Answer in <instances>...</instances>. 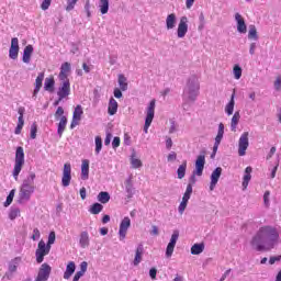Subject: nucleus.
Here are the masks:
<instances>
[{
  "label": "nucleus",
  "mask_w": 281,
  "mask_h": 281,
  "mask_svg": "<svg viewBox=\"0 0 281 281\" xmlns=\"http://www.w3.org/2000/svg\"><path fill=\"white\" fill-rule=\"evenodd\" d=\"M280 239V233L273 226H262L251 240L256 251H271Z\"/></svg>",
  "instance_id": "nucleus-1"
},
{
  "label": "nucleus",
  "mask_w": 281,
  "mask_h": 281,
  "mask_svg": "<svg viewBox=\"0 0 281 281\" xmlns=\"http://www.w3.org/2000/svg\"><path fill=\"white\" fill-rule=\"evenodd\" d=\"M34 179H36V173L31 172L23 181L19 193L21 201H30V196L34 194V190L36 189V187H34Z\"/></svg>",
  "instance_id": "nucleus-2"
},
{
  "label": "nucleus",
  "mask_w": 281,
  "mask_h": 281,
  "mask_svg": "<svg viewBox=\"0 0 281 281\" xmlns=\"http://www.w3.org/2000/svg\"><path fill=\"white\" fill-rule=\"evenodd\" d=\"M23 166H25V153L23 151V147H18L15 151V162L13 168V179H15V181H19V175H21Z\"/></svg>",
  "instance_id": "nucleus-3"
},
{
  "label": "nucleus",
  "mask_w": 281,
  "mask_h": 281,
  "mask_svg": "<svg viewBox=\"0 0 281 281\" xmlns=\"http://www.w3.org/2000/svg\"><path fill=\"white\" fill-rule=\"evenodd\" d=\"M49 251H52V246H47L43 239L40 240L35 250L36 263L41 265L45 260V256H49Z\"/></svg>",
  "instance_id": "nucleus-4"
},
{
  "label": "nucleus",
  "mask_w": 281,
  "mask_h": 281,
  "mask_svg": "<svg viewBox=\"0 0 281 281\" xmlns=\"http://www.w3.org/2000/svg\"><path fill=\"white\" fill-rule=\"evenodd\" d=\"M155 104H156V101L155 99H153L149 102V105L147 106L145 125H144L145 133H148V128H150V125L153 124V120H155Z\"/></svg>",
  "instance_id": "nucleus-5"
},
{
  "label": "nucleus",
  "mask_w": 281,
  "mask_h": 281,
  "mask_svg": "<svg viewBox=\"0 0 281 281\" xmlns=\"http://www.w3.org/2000/svg\"><path fill=\"white\" fill-rule=\"evenodd\" d=\"M60 86L57 90V95L59 100H65V98H68L71 93V82H69V79H59Z\"/></svg>",
  "instance_id": "nucleus-6"
},
{
  "label": "nucleus",
  "mask_w": 281,
  "mask_h": 281,
  "mask_svg": "<svg viewBox=\"0 0 281 281\" xmlns=\"http://www.w3.org/2000/svg\"><path fill=\"white\" fill-rule=\"evenodd\" d=\"M247 148H249V132H244L239 137V142H238L239 157H245L247 153Z\"/></svg>",
  "instance_id": "nucleus-7"
},
{
  "label": "nucleus",
  "mask_w": 281,
  "mask_h": 281,
  "mask_svg": "<svg viewBox=\"0 0 281 281\" xmlns=\"http://www.w3.org/2000/svg\"><path fill=\"white\" fill-rule=\"evenodd\" d=\"M49 276H52V266L48 263H43L37 272V277L34 281H48Z\"/></svg>",
  "instance_id": "nucleus-8"
},
{
  "label": "nucleus",
  "mask_w": 281,
  "mask_h": 281,
  "mask_svg": "<svg viewBox=\"0 0 281 281\" xmlns=\"http://www.w3.org/2000/svg\"><path fill=\"white\" fill-rule=\"evenodd\" d=\"M70 183H71V164L66 162L63 169L61 186L64 188H69Z\"/></svg>",
  "instance_id": "nucleus-9"
},
{
  "label": "nucleus",
  "mask_w": 281,
  "mask_h": 281,
  "mask_svg": "<svg viewBox=\"0 0 281 281\" xmlns=\"http://www.w3.org/2000/svg\"><path fill=\"white\" fill-rule=\"evenodd\" d=\"M177 240H179V231H175L171 235L170 241L167 245L166 257L171 258L172 254H175V247L177 246Z\"/></svg>",
  "instance_id": "nucleus-10"
},
{
  "label": "nucleus",
  "mask_w": 281,
  "mask_h": 281,
  "mask_svg": "<svg viewBox=\"0 0 281 281\" xmlns=\"http://www.w3.org/2000/svg\"><path fill=\"white\" fill-rule=\"evenodd\" d=\"M188 34V16H182L178 24L177 36L178 38H184Z\"/></svg>",
  "instance_id": "nucleus-11"
},
{
  "label": "nucleus",
  "mask_w": 281,
  "mask_h": 281,
  "mask_svg": "<svg viewBox=\"0 0 281 281\" xmlns=\"http://www.w3.org/2000/svg\"><path fill=\"white\" fill-rule=\"evenodd\" d=\"M128 227H131V217L126 216L122 220L120 224V229H119L120 240H124V238H126Z\"/></svg>",
  "instance_id": "nucleus-12"
},
{
  "label": "nucleus",
  "mask_w": 281,
  "mask_h": 281,
  "mask_svg": "<svg viewBox=\"0 0 281 281\" xmlns=\"http://www.w3.org/2000/svg\"><path fill=\"white\" fill-rule=\"evenodd\" d=\"M82 105H77L75 108L74 114H72V121L70 124V128H76L80 124V120H82Z\"/></svg>",
  "instance_id": "nucleus-13"
},
{
  "label": "nucleus",
  "mask_w": 281,
  "mask_h": 281,
  "mask_svg": "<svg viewBox=\"0 0 281 281\" xmlns=\"http://www.w3.org/2000/svg\"><path fill=\"white\" fill-rule=\"evenodd\" d=\"M9 57L12 60H16L19 58V38L18 37H13L11 40V46L9 49Z\"/></svg>",
  "instance_id": "nucleus-14"
},
{
  "label": "nucleus",
  "mask_w": 281,
  "mask_h": 281,
  "mask_svg": "<svg viewBox=\"0 0 281 281\" xmlns=\"http://www.w3.org/2000/svg\"><path fill=\"white\" fill-rule=\"evenodd\" d=\"M221 175H223V168L217 167L211 175V184L210 190L213 191L216 188V183H218V179H221Z\"/></svg>",
  "instance_id": "nucleus-15"
},
{
  "label": "nucleus",
  "mask_w": 281,
  "mask_h": 281,
  "mask_svg": "<svg viewBox=\"0 0 281 281\" xmlns=\"http://www.w3.org/2000/svg\"><path fill=\"white\" fill-rule=\"evenodd\" d=\"M204 168H205V156L200 155V156H198V158L195 160V175L198 177H202Z\"/></svg>",
  "instance_id": "nucleus-16"
},
{
  "label": "nucleus",
  "mask_w": 281,
  "mask_h": 281,
  "mask_svg": "<svg viewBox=\"0 0 281 281\" xmlns=\"http://www.w3.org/2000/svg\"><path fill=\"white\" fill-rule=\"evenodd\" d=\"M235 21L237 22V31L240 34H247V24H245V19L240 13L235 14Z\"/></svg>",
  "instance_id": "nucleus-17"
},
{
  "label": "nucleus",
  "mask_w": 281,
  "mask_h": 281,
  "mask_svg": "<svg viewBox=\"0 0 281 281\" xmlns=\"http://www.w3.org/2000/svg\"><path fill=\"white\" fill-rule=\"evenodd\" d=\"M69 71H71V64L68 61L64 63L60 67L59 80H69Z\"/></svg>",
  "instance_id": "nucleus-18"
},
{
  "label": "nucleus",
  "mask_w": 281,
  "mask_h": 281,
  "mask_svg": "<svg viewBox=\"0 0 281 281\" xmlns=\"http://www.w3.org/2000/svg\"><path fill=\"white\" fill-rule=\"evenodd\" d=\"M43 80H45V72H40L35 79V89L33 91V98H36V95H38V92L43 88Z\"/></svg>",
  "instance_id": "nucleus-19"
},
{
  "label": "nucleus",
  "mask_w": 281,
  "mask_h": 281,
  "mask_svg": "<svg viewBox=\"0 0 281 281\" xmlns=\"http://www.w3.org/2000/svg\"><path fill=\"white\" fill-rule=\"evenodd\" d=\"M32 54H34V46L32 45L25 46L23 50V57H22L23 63H25L26 65H30V60H32Z\"/></svg>",
  "instance_id": "nucleus-20"
},
{
  "label": "nucleus",
  "mask_w": 281,
  "mask_h": 281,
  "mask_svg": "<svg viewBox=\"0 0 281 281\" xmlns=\"http://www.w3.org/2000/svg\"><path fill=\"white\" fill-rule=\"evenodd\" d=\"M76 273V262L69 261L66 266V270L64 272V280H69L71 276Z\"/></svg>",
  "instance_id": "nucleus-21"
},
{
  "label": "nucleus",
  "mask_w": 281,
  "mask_h": 281,
  "mask_svg": "<svg viewBox=\"0 0 281 281\" xmlns=\"http://www.w3.org/2000/svg\"><path fill=\"white\" fill-rule=\"evenodd\" d=\"M254 169L251 167H246L245 175L243 178V188L244 190H247V187L249 186V182L251 181V172Z\"/></svg>",
  "instance_id": "nucleus-22"
},
{
  "label": "nucleus",
  "mask_w": 281,
  "mask_h": 281,
  "mask_svg": "<svg viewBox=\"0 0 281 281\" xmlns=\"http://www.w3.org/2000/svg\"><path fill=\"white\" fill-rule=\"evenodd\" d=\"M56 85V80H54V76H50L44 81V89L49 93H54V86Z\"/></svg>",
  "instance_id": "nucleus-23"
},
{
  "label": "nucleus",
  "mask_w": 281,
  "mask_h": 281,
  "mask_svg": "<svg viewBox=\"0 0 281 281\" xmlns=\"http://www.w3.org/2000/svg\"><path fill=\"white\" fill-rule=\"evenodd\" d=\"M175 25H177V15L175 13H170L166 19V27L167 30H175Z\"/></svg>",
  "instance_id": "nucleus-24"
},
{
  "label": "nucleus",
  "mask_w": 281,
  "mask_h": 281,
  "mask_svg": "<svg viewBox=\"0 0 281 281\" xmlns=\"http://www.w3.org/2000/svg\"><path fill=\"white\" fill-rule=\"evenodd\" d=\"M81 179L87 181L89 179V160L85 159L81 164Z\"/></svg>",
  "instance_id": "nucleus-25"
},
{
  "label": "nucleus",
  "mask_w": 281,
  "mask_h": 281,
  "mask_svg": "<svg viewBox=\"0 0 281 281\" xmlns=\"http://www.w3.org/2000/svg\"><path fill=\"white\" fill-rule=\"evenodd\" d=\"M19 265H21V257H15L9 262V273H16V269H19Z\"/></svg>",
  "instance_id": "nucleus-26"
},
{
  "label": "nucleus",
  "mask_w": 281,
  "mask_h": 281,
  "mask_svg": "<svg viewBox=\"0 0 281 281\" xmlns=\"http://www.w3.org/2000/svg\"><path fill=\"white\" fill-rule=\"evenodd\" d=\"M142 256H144V245H138L136 248V254L134 258V266L137 267L142 262Z\"/></svg>",
  "instance_id": "nucleus-27"
},
{
  "label": "nucleus",
  "mask_w": 281,
  "mask_h": 281,
  "mask_svg": "<svg viewBox=\"0 0 281 281\" xmlns=\"http://www.w3.org/2000/svg\"><path fill=\"white\" fill-rule=\"evenodd\" d=\"M67 128V116H61L58 123L57 134L63 137L65 130Z\"/></svg>",
  "instance_id": "nucleus-28"
},
{
  "label": "nucleus",
  "mask_w": 281,
  "mask_h": 281,
  "mask_svg": "<svg viewBox=\"0 0 281 281\" xmlns=\"http://www.w3.org/2000/svg\"><path fill=\"white\" fill-rule=\"evenodd\" d=\"M203 251H205V244L201 243V244H194L191 247V254L192 256H199L200 254H203Z\"/></svg>",
  "instance_id": "nucleus-29"
},
{
  "label": "nucleus",
  "mask_w": 281,
  "mask_h": 281,
  "mask_svg": "<svg viewBox=\"0 0 281 281\" xmlns=\"http://www.w3.org/2000/svg\"><path fill=\"white\" fill-rule=\"evenodd\" d=\"M108 113L109 115H115L117 113V101L113 98L109 101Z\"/></svg>",
  "instance_id": "nucleus-30"
},
{
  "label": "nucleus",
  "mask_w": 281,
  "mask_h": 281,
  "mask_svg": "<svg viewBox=\"0 0 281 281\" xmlns=\"http://www.w3.org/2000/svg\"><path fill=\"white\" fill-rule=\"evenodd\" d=\"M186 170H188V160H183L177 170L178 179L186 177Z\"/></svg>",
  "instance_id": "nucleus-31"
},
{
  "label": "nucleus",
  "mask_w": 281,
  "mask_h": 281,
  "mask_svg": "<svg viewBox=\"0 0 281 281\" xmlns=\"http://www.w3.org/2000/svg\"><path fill=\"white\" fill-rule=\"evenodd\" d=\"M80 246L85 249L86 247H89V233L82 232L80 234V239H79Z\"/></svg>",
  "instance_id": "nucleus-32"
},
{
  "label": "nucleus",
  "mask_w": 281,
  "mask_h": 281,
  "mask_svg": "<svg viewBox=\"0 0 281 281\" xmlns=\"http://www.w3.org/2000/svg\"><path fill=\"white\" fill-rule=\"evenodd\" d=\"M238 122H240V112H235L231 122V128L234 133H236V126H238Z\"/></svg>",
  "instance_id": "nucleus-33"
},
{
  "label": "nucleus",
  "mask_w": 281,
  "mask_h": 281,
  "mask_svg": "<svg viewBox=\"0 0 281 281\" xmlns=\"http://www.w3.org/2000/svg\"><path fill=\"white\" fill-rule=\"evenodd\" d=\"M98 201H99L100 203L106 204V203H109V201H111V195H110L109 192H106V191H101V192L98 194Z\"/></svg>",
  "instance_id": "nucleus-34"
},
{
  "label": "nucleus",
  "mask_w": 281,
  "mask_h": 281,
  "mask_svg": "<svg viewBox=\"0 0 281 281\" xmlns=\"http://www.w3.org/2000/svg\"><path fill=\"white\" fill-rule=\"evenodd\" d=\"M235 95H236V92H233V94L231 97V101L228 102V104L225 108V112L227 113V115H232L234 113Z\"/></svg>",
  "instance_id": "nucleus-35"
},
{
  "label": "nucleus",
  "mask_w": 281,
  "mask_h": 281,
  "mask_svg": "<svg viewBox=\"0 0 281 281\" xmlns=\"http://www.w3.org/2000/svg\"><path fill=\"white\" fill-rule=\"evenodd\" d=\"M102 210H104V206L100 203H94L90 206L89 212L90 214H100V212H102Z\"/></svg>",
  "instance_id": "nucleus-36"
},
{
  "label": "nucleus",
  "mask_w": 281,
  "mask_h": 281,
  "mask_svg": "<svg viewBox=\"0 0 281 281\" xmlns=\"http://www.w3.org/2000/svg\"><path fill=\"white\" fill-rule=\"evenodd\" d=\"M99 9L101 14H106L109 12V0H99Z\"/></svg>",
  "instance_id": "nucleus-37"
},
{
  "label": "nucleus",
  "mask_w": 281,
  "mask_h": 281,
  "mask_svg": "<svg viewBox=\"0 0 281 281\" xmlns=\"http://www.w3.org/2000/svg\"><path fill=\"white\" fill-rule=\"evenodd\" d=\"M119 86L121 91H126V89H128V82H126V77H124V75H119Z\"/></svg>",
  "instance_id": "nucleus-38"
},
{
  "label": "nucleus",
  "mask_w": 281,
  "mask_h": 281,
  "mask_svg": "<svg viewBox=\"0 0 281 281\" xmlns=\"http://www.w3.org/2000/svg\"><path fill=\"white\" fill-rule=\"evenodd\" d=\"M190 196H192V183L187 186V190L182 196V201L188 203L190 201Z\"/></svg>",
  "instance_id": "nucleus-39"
},
{
  "label": "nucleus",
  "mask_w": 281,
  "mask_h": 281,
  "mask_svg": "<svg viewBox=\"0 0 281 281\" xmlns=\"http://www.w3.org/2000/svg\"><path fill=\"white\" fill-rule=\"evenodd\" d=\"M248 38L258 41V31L256 30L255 25L249 26Z\"/></svg>",
  "instance_id": "nucleus-40"
},
{
  "label": "nucleus",
  "mask_w": 281,
  "mask_h": 281,
  "mask_svg": "<svg viewBox=\"0 0 281 281\" xmlns=\"http://www.w3.org/2000/svg\"><path fill=\"white\" fill-rule=\"evenodd\" d=\"M19 216H21V210L19 207L11 209L9 212L10 221H14L15 218H19Z\"/></svg>",
  "instance_id": "nucleus-41"
},
{
  "label": "nucleus",
  "mask_w": 281,
  "mask_h": 281,
  "mask_svg": "<svg viewBox=\"0 0 281 281\" xmlns=\"http://www.w3.org/2000/svg\"><path fill=\"white\" fill-rule=\"evenodd\" d=\"M131 164H132V168L134 169L142 168L143 166L142 161L135 157V153L132 154Z\"/></svg>",
  "instance_id": "nucleus-42"
},
{
  "label": "nucleus",
  "mask_w": 281,
  "mask_h": 281,
  "mask_svg": "<svg viewBox=\"0 0 281 281\" xmlns=\"http://www.w3.org/2000/svg\"><path fill=\"white\" fill-rule=\"evenodd\" d=\"M95 142V155H100V150H102V137L95 136L94 138Z\"/></svg>",
  "instance_id": "nucleus-43"
},
{
  "label": "nucleus",
  "mask_w": 281,
  "mask_h": 281,
  "mask_svg": "<svg viewBox=\"0 0 281 281\" xmlns=\"http://www.w3.org/2000/svg\"><path fill=\"white\" fill-rule=\"evenodd\" d=\"M233 71H234L235 79L240 80L243 76V68H240V66L238 65H235Z\"/></svg>",
  "instance_id": "nucleus-44"
},
{
  "label": "nucleus",
  "mask_w": 281,
  "mask_h": 281,
  "mask_svg": "<svg viewBox=\"0 0 281 281\" xmlns=\"http://www.w3.org/2000/svg\"><path fill=\"white\" fill-rule=\"evenodd\" d=\"M12 201H14V190H11L9 195L7 196V200L4 202V207H8L12 204Z\"/></svg>",
  "instance_id": "nucleus-45"
},
{
  "label": "nucleus",
  "mask_w": 281,
  "mask_h": 281,
  "mask_svg": "<svg viewBox=\"0 0 281 281\" xmlns=\"http://www.w3.org/2000/svg\"><path fill=\"white\" fill-rule=\"evenodd\" d=\"M54 243H56V232H50L48 235V241H47V246L52 247V245H54Z\"/></svg>",
  "instance_id": "nucleus-46"
},
{
  "label": "nucleus",
  "mask_w": 281,
  "mask_h": 281,
  "mask_svg": "<svg viewBox=\"0 0 281 281\" xmlns=\"http://www.w3.org/2000/svg\"><path fill=\"white\" fill-rule=\"evenodd\" d=\"M24 125H25V121H22L20 119V121H18V125H16L15 131H14L15 135H21V131H23Z\"/></svg>",
  "instance_id": "nucleus-47"
},
{
  "label": "nucleus",
  "mask_w": 281,
  "mask_h": 281,
  "mask_svg": "<svg viewBox=\"0 0 281 281\" xmlns=\"http://www.w3.org/2000/svg\"><path fill=\"white\" fill-rule=\"evenodd\" d=\"M36 133H38V125H36V123H33L31 125V139H36Z\"/></svg>",
  "instance_id": "nucleus-48"
},
{
  "label": "nucleus",
  "mask_w": 281,
  "mask_h": 281,
  "mask_svg": "<svg viewBox=\"0 0 281 281\" xmlns=\"http://www.w3.org/2000/svg\"><path fill=\"white\" fill-rule=\"evenodd\" d=\"M76 3H78V0H68V3L66 5V11L71 12V10L76 8Z\"/></svg>",
  "instance_id": "nucleus-49"
},
{
  "label": "nucleus",
  "mask_w": 281,
  "mask_h": 281,
  "mask_svg": "<svg viewBox=\"0 0 281 281\" xmlns=\"http://www.w3.org/2000/svg\"><path fill=\"white\" fill-rule=\"evenodd\" d=\"M200 25L198 26V30H203L205 27V15L203 13L199 16Z\"/></svg>",
  "instance_id": "nucleus-50"
},
{
  "label": "nucleus",
  "mask_w": 281,
  "mask_h": 281,
  "mask_svg": "<svg viewBox=\"0 0 281 281\" xmlns=\"http://www.w3.org/2000/svg\"><path fill=\"white\" fill-rule=\"evenodd\" d=\"M63 115H65V109H63V106H58L55 112L56 120H58V117H63Z\"/></svg>",
  "instance_id": "nucleus-51"
},
{
  "label": "nucleus",
  "mask_w": 281,
  "mask_h": 281,
  "mask_svg": "<svg viewBox=\"0 0 281 281\" xmlns=\"http://www.w3.org/2000/svg\"><path fill=\"white\" fill-rule=\"evenodd\" d=\"M269 196H271V191H266L263 193V203L266 207H269Z\"/></svg>",
  "instance_id": "nucleus-52"
},
{
  "label": "nucleus",
  "mask_w": 281,
  "mask_h": 281,
  "mask_svg": "<svg viewBox=\"0 0 281 281\" xmlns=\"http://www.w3.org/2000/svg\"><path fill=\"white\" fill-rule=\"evenodd\" d=\"M49 5H52V0H44L41 4L42 10H49Z\"/></svg>",
  "instance_id": "nucleus-53"
},
{
  "label": "nucleus",
  "mask_w": 281,
  "mask_h": 281,
  "mask_svg": "<svg viewBox=\"0 0 281 281\" xmlns=\"http://www.w3.org/2000/svg\"><path fill=\"white\" fill-rule=\"evenodd\" d=\"M188 207V202H181L180 203V205H179V207H178V212L180 213V214H183V212H186V209Z\"/></svg>",
  "instance_id": "nucleus-54"
},
{
  "label": "nucleus",
  "mask_w": 281,
  "mask_h": 281,
  "mask_svg": "<svg viewBox=\"0 0 281 281\" xmlns=\"http://www.w3.org/2000/svg\"><path fill=\"white\" fill-rule=\"evenodd\" d=\"M18 113H19V117H18V122H25L24 120H23V115H24V113H25V108H19L18 109Z\"/></svg>",
  "instance_id": "nucleus-55"
},
{
  "label": "nucleus",
  "mask_w": 281,
  "mask_h": 281,
  "mask_svg": "<svg viewBox=\"0 0 281 281\" xmlns=\"http://www.w3.org/2000/svg\"><path fill=\"white\" fill-rule=\"evenodd\" d=\"M87 267H88L87 261L81 262V263H80L79 273H82V274L85 276V273H87Z\"/></svg>",
  "instance_id": "nucleus-56"
},
{
  "label": "nucleus",
  "mask_w": 281,
  "mask_h": 281,
  "mask_svg": "<svg viewBox=\"0 0 281 281\" xmlns=\"http://www.w3.org/2000/svg\"><path fill=\"white\" fill-rule=\"evenodd\" d=\"M274 89H276L277 91H280V89H281V76H278V77H277V79H276V81H274Z\"/></svg>",
  "instance_id": "nucleus-57"
},
{
  "label": "nucleus",
  "mask_w": 281,
  "mask_h": 281,
  "mask_svg": "<svg viewBox=\"0 0 281 281\" xmlns=\"http://www.w3.org/2000/svg\"><path fill=\"white\" fill-rule=\"evenodd\" d=\"M37 238H41V231L38 228L33 229L32 240H36Z\"/></svg>",
  "instance_id": "nucleus-58"
},
{
  "label": "nucleus",
  "mask_w": 281,
  "mask_h": 281,
  "mask_svg": "<svg viewBox=\"0 0 281 281\" xmlns=\"http://www.w3.org/2000/svg\"><path fill=\"white\" fill-rule=\"evenodd\" d=\"M120 143H121V140H120V137H114L113 138V142H112V148H120Z\"/></svg>",
  "instance_id": "nucleus-59"
},
{
  "label": "nucleus",
  "mask_w": 281,
  "mask_h": 281,
  "mask_svg": "<svg viewBox=\"0 0 281 281\" xmlns=\"http://www.w3.org/2000/svg\"><path fill=\"white\" fill-rule=\"evenodd\" d=\"M280 260H281V255L276 256V257H270L269 263L270 265H276V262H280Z\"/></svg>",
  "instance_id": "nucleus-60"
},
{
  "label": "nucleus",
  "mask_w": 281,
  "mask_h": 281,
  "mask_svg": "<svg viewBox=\"0 0 281 281\" xmlns=\"http://www.w3.org/2000/svg\"><path fill=\"white\" fill-rule=\"evenodd\" d=\"M149 277L151 278V280H157V269L156 268H151L149 270Z\"/></svg>",
  "instance_id": "nucleus-61"
},
{
  "label": "nucleus",
  "mask_w": 281,
  "mask_h": 281,
  "mask_svg": "<svg viewBox=\"0 0 281 281\" xmlns=\"http://www.w3.org/2000/svg\"><path fill=\"white\" fill-rule=\"evenodd\" d=\"M150 234L151 236H159V227H157L156 225H153Z\"/></svg>",
  "instance_id": "nucleus-62"
},
{
  "label": "nucleus",
  "mask_w": 281,
  "mask_h": 281,
  "mask_svg": "<svg viewBox=\"0 0 281 281\" xmlns=\"http://www.w3.org/2000/svg\"><path fill=\"white\" fill-rule=\"evenodd\" d=\"M113 135L111 133H108L104 139V145L109 146L111 144V139H112Z\"/></svg>",
  "instance_id": "nucleus-63"
},
{
  "label": "nucleus",
  "mask_w": 281,
  "mask_h": 281,
  "mask_svg": "<svg viewBox=\"0 0 281 281\" xmlns=\"http://www.w3.org/2000/svg\"><path fill=\"white\" fill-rule=\"evenodd\" d=\"M82 276H85L82 272L77 271L74 276L72 281H79Z\"/></svg>",
  "instance_id": "nucleus-64"
}]
</instances>
